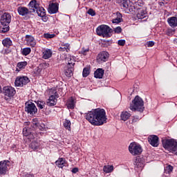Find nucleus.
Listing matches in <instances>:
<instances>
[{
    "mask_svg": "<svg viewBox=\"0 0 177 177\" xmlns=\"http://www.w3.org/2000/svg\"><path fill=\"white\" fill-rule=\"evenodd\" d=\"M85 118L95 127H100L103 124L107 122V116L106 115V111L103 109H95L88 111L85 115Z\"/></svg>",
    "mask_w": 177,
    "mask_h": 177,
    "instance_id": "obj_1",
    "label": "nucleus"
},
{
    "mask_svg": "<svg viewBox=\"0 0 177 177\" xmlns=\"http://www.w3.org/2000/svg\"><path fill=\"white\" fill-rule=\"evenodd\" d=\"M130 110H131V111L143 112L145 110V102H143V100L138 95L136 96L130 104Z\"/></svg>",
    "mask_w": 177,
    "mask_h": 177,
    "instance_id": "obj_2",
    "label": "nucleus"
},
{
    "mask_svg": "<svg viewBox=\"0 0 177 177\" xmlns=\"http://www.w3.org/2000/svg\"><path fill=\"white\" fill-rule=\"evenodd\" d=\"M162 146L165 150H167L173 154L177 156V142L174 139L162 140Z\"/></svg>",
    "mask_w": 177,
    "mask_h": 177,
    "instance_id": "obj_3",
    "label": "nucleus"
},
{
    "mask_svg": "<svg viewBox=\"0 0 177 177\" xmlns=\"http://www.w3.org/2000/svg\"><path fill=\"white\" fill-rule=\"evenodd\" d=\"M28 6L32 12H36L39 17H45L46 12L45 8L39 6V3L36 0H32L30 1Z\"/></svg>",
    "mask_w": 177,
    "mask_h": 177,
    "instance_id": "obj_4",
    "label": "nucleus"
},
{
    "mask_svg": "<svg viewBox=\"0 0 177 177\" xmlns=\"http://www.w3.org/2000/svg\"><path fill=\"white\" fill-rule=\"evenodd\" d=\"M96 32L99 37L110 38L111 37V32H113V29L107 25H100L97 28Z\"/></svg>",
    "mask_w": 177,
    "mask_h": 177,
    "instance_id": "obj_5",
    "label": "nucleus"
},
{
    "mask_svg": "<svg viewBox=\"0 0 177 177\" xmlns=\"http://www.w3.org/2000/svg\"><path fill=\"white\" fill-rule=\"evenodd\" d=\"M3 93L6 102H10L13 96L16 95V89L12 86H6L3 87Z\"/></svg>",
    "mask_w": 177,
    "mask_h": 177,
    "instance_id": "obj_6",
    "label": "nucleus"
},
{
    "mask_svg": "<svg viewBox=\"0 0 177 177\" xmlns=\"http://www.w3.org/2000/svg\"><path fill=\"white\" fill-rule=\"evenodd\" d=\"M129 151L132 156H139L140 154H142L143 149H142V146L140 144L137 142H131L129 146Z\"/></svg>",
    "mask_w": 177,
    "mask_h": 177,
    "instance_id": "obj_7",
    "label": "nucleus"
},
{
    "mask_svg": "<svg viewBox=\"0 0 177 177\" xmlns=\"http://www.w3.org/2000/svg\"><path fill=\"white\" fill-rule=\"evenodd\" d=\"M117 3H121L127 13H133L135 12V6L132 5L129 0H116Z\"/></svg>",
    "mask_w": 177,
    "mask_h": 177,
    "instance_id": "obj_8",
    "label": "nucleus"
},
{
    "mask_svg": "<svg viewBox=\"0 0 177 177\" xmlns=\"http://www.w3.org/2000/svg\"><path fill=\"white\" fill-rule=\"evenodd\" d=\"M50 95L48 100H47L48 106H56L57 103V97H59V95L57 94V91L55 90V88H51L50 90Z\"/></svg>",
    "mask_w": 177,
    "mask_h": 177,
    "instance_id": "obj_9",
    "label": "nucleus"
},
{
    "mask_svg": "<svg viewBox=\"0 0 177 177\" xmlns=\"http://www.w3.org/2000/svg\"><path fill=\"white\" fill-rule=\"evenodd\" d=\"M25 111L28 113V114H30V115H34V114H36L37 111H38V109L35 104L29 102H26L25 104Z\"/></svg>",
    "mask_w": 177,
    "mask_h": 177,
    "instance_id": "obj_10",
    "label": "nucleus"
},
{
    "mask_svg": "<svg viewBox=\"0 0 177 177\" xmlns=\"http://www.w3.org/2000/svg\"><path fill=\"white\" fill-rule=\"evenodd\" d=\"M30 82V79L27 76L23 77H17L15 81V86H24V85H27Z\"/></svg>",
    "mask_w": 177,
    "mask_h": 177,
    "instance_id": "obj_11",
    "label": "nucleus"
},
{
    "mask_svg": "<svg viewBox=\"0 0 177 177\" xmlns=\"http://www.w3.org/2000/svg\"><path fill=\"white\" fill-rule=\"evenodd\" d=\"M12 21V15L8 12L3 13L0 19V23L1 26H9Z\"/></svg>",
    "mask_w": 177,
    "mask_h": 177,
    "instance_id": "obj_12",
    "label": "nucleus"
},
{
    "mask_svg": "<svg viewBox=\"0 0 177 177\" xmlns=\"http://www.w3.org/2000/svg\"><path fill=\"white\" fill-rule=\"evenodd\" d=\"M9 167V160L0 162V175H6Z\"/></svg>",
    "mask_w": 177,
    "mask_h": 177,
    "instance_id": "obj_13",
    "label": "nucleus"
},
{
    "mask_svg": "<svg viewBox=\"0 0 177 177\" xmlns=\"http://www.w3.org/2000/svg\"><path fill=\"white\" fill-rule=\"evenodd\" d=\"M109 60V53L106 51H102L98 54L97 57V62L98 63H104Z\"/></svg>",
    "mask_w": 177,
    "mask_h": 177,
    "instance_id": "obj_14",
    "label": "nucleus"
},
{
    "mask_svg": "<svg viewBox=\"0 0 177 177\" xmlns=\"http://www.w3.org/2000/svg\"><path fill=\"white\" fill-rule=\"evenodd\" d=\"M32 127L35 129H39L40 131H44L45 128V124L38 121L37 118H34L32 121Z\"/></svg>",
    "mask_w": 177,
    "mask_h": 177,
    "instance_id": "obj_15",
    "label": "nucleus"
},
{
    "mask_svg": "<svg viewBox=\"0 0 177 177\" xmlns=\"http://www.w3.org/2000/svg\"><path fill=\"white\" fill-rule=\"evenodd\" d=\"M48 12L50 15H55L59 12V4L57 3H52L49 4Z\"/></svg>",
    "mask_w": 177,
    "mask_h": 177,
    "instance_id": "obj_16",
    "label": "nucleus"
},
{
    "mask_svg": "<svg viewBox=\"0 0 177 177\" xmlns=\"http://www.w3.org/2000/svg\"><path fill=\"white\" fill-rule=\"evenodd\" d=\"M17 12L20 16H27L28 15H31L32 11L31 10H28L27 7L19 6L17 8Z\"/></svg>",
    "mask_w": 177,
    "mask_h": 177,
    "instance_id": "obj_17",
    "label": "nucleus"
},
{
    "mask_svg": "<svg viewBox=\"0 0 177 177\" xmlns=\"http://www.w3.org/2000/svg\"><path fill=\"white\" fill-rule=\"evenodd\" d=\"M148 142L149 145L153 146V147H158V137L157 136H149L148 138Z\"/></svg>",
    "mask_w": 177,
    "mask_h": 177,
    "instance_id": "obj_18",
    "label": "nucleus"
},
{
    "mask_svg": "<svg viewBox=\"0 0 177 177\" xmlns=\"http://www.w3.org/2000/svg\"><path fill=\"white\" fill-rule=\"evenodd\" d=\"M138 9V12L137 14L138 19L142 20V19H145L147 20V11H146V8H137Z\"/></svg>",
    "mask_w": 177,
    "mask_h": 177,
    "instance_id": "obj_19",
    "label": "nucleus"
},
{
    "mask_svg": "<svg viewBox=\"0 0 177 177\" xmlns=\"http://www.w3.org/2000/svg\"><path fill=\"white\" fill-rule=\"evenodd\" d=\"M29 146L33 151H38V150H41V144L38 140L32 141Z\"/></svg>",
    "mask_w": 177,
    "mask_h": 177,
    "instance_id": "obj_20",
    "label": "nucleus"
},
{
    "mask_svg": "<svg viewBox=\"0 0 177 177\" xmlns=\"http://www.w3.org/2000/svg\"><path fill=\"white\" fill-rule=\"evenodd\" d=\"M52 50L49 48L44 49L42 52V57L43 59H45V60L50 59V57H52Z\"/></svg>",
    "mask_w": 177,
    "mask_h": 177,
    "instance_id": "obj_21",
    "label": "nucleus"
},
{
    "mask_svg": "<svg viewBox=\"0 0 177 177\" xmlns=\"http://www.w3.org/2000/svg\"><path fill=\"white\" fill-rule=\"evenodd\" d=\"M167 23L170 27L172 28H175L177 27V17H171L167 19Z\"/></svg>",
    "mask_w": 177,
    "mask_h": 177,
    "instance_id": "obj_22",
    "label": "nucleus"
},
{
    "mask_svg": "<svg viewBox=\"0 0 177 177\" xmlns=\"http://www.w3.org/2000/svg\"><path fill=\"white\" fill-rule=\"evenodd\" d=\"M134 165L135 168L138 169V171H142V169H143V167H145L143 160L140 158H137L134 162Z\"/></svg>",
    "mask_w": 177,
    "mask_h": 177,
    "instance_id": "obj_23",
    "label": "nucleus"
},
{
    "mask_svg": "<svg viewBox=\"0 0 177 177\" xmlns=\"http://www.w3.org/2000/svg\"><path fill=\"white\" fill-rule=\"evenodd\" d=\"M66 63L68 64V66H74V64H75V58L71 55H66V57L65 58Z\"/></svg>",
    "mask_w": 177,
    "mask_h": 177,
    "instance_id": "obj_24",
    "label": "nucleus"
},
{
    "mask_svg": "<svg viewBox=\"0 0 177 177\" xmlns=\"http://www.w3.org/2000/svg\"><path fill=\"white\" fill-rule=\"evenodd\" d=\"M23 133H24V136H28V139H30V140L35 139V137H34V133H32V132H30V130L28 129V127L24 128Z\"/></svg>",
    "mask_w": 177,
    "mask_h": 177,
    "instance_id": "obj_25",
    "label": "nucleus"
},
{
    "mask_svg": "<svg viewBox=\"0 0 177 177\" xmlns=\"http://www.w3.org/2000/svg\"><path fill=\"white\" fill-rule=\"evenodd\" d=\"M66 106L68 109L73 110V109L75 107V99H74L73 97H71L66 102Z\"/></svg>",
    "mask_w": 177,
    "mask_h": 177,
    "instance_id": "obj_26",
    "label": "nucleus"
},
{
    "mask_svg": "<svg viewBox=\"0 0 177 177\" xmlns=\"http://www.w3.org/2000/svg\"><path fill=\"white\" fill-rule=\"evenodd\" d=\"M103 75H104V71L102 68H98L94 73L95 78H103Z\"/></svg>",
    "mask_w": 177,
    "mask_h": 177,
    "instance_id": "obj_27",
    "label": "nucleus"
},
{
    "mask_svg": "<svg viewBox=\"0 0 177 177\" xmlns=\"http://www.w3.org/2000/svg\"><path fill=\"white\" fill-rule=\"evenodd\" d=\"M74 68L73 66H67L64 71V74L66 77H73Z\"/></svg>",
    "mask_w": 177,
    "mask_h": 177,
    "instance_id": "obj_28",
    "label": "nucleus"
},
{
    "mask_svg": "<svg viewBox=\"0 0 177 177\" xmlns=\"http://www.w3.org/2000/svg\"><path fill=\"white\" fill-rule=\"evenodd\" d=\"M116 18L112 19V23L118 24L122 21V15L120 12H116Z\"/></svg>",
    "mask_w": 177,
    "mask_h": 177,
    "instance_id": "obj_29",
    "label": "nucleus"
},
{
    "mask_svg": "<svg viewBox=\"0 0 177 177\" xmlns=\"http://www.w3.org/2000/svg\"><path fill=\"white\" fill-rule=\"evenodd\" d=\"M131 118V113H128V111H123L120 115V118L122 121H127V120H129Z\"/></svg>",
    "mask_w": 177,
    "mask_h": 177,
    "instance_id": "obj_30",
    "label": "nucleus"
},
{
    "mask_svg": "<svg viewBox=\"0 0 177 177\" xmlns=\"http://www.w3.org/2000/svg\"><path fill=\"white\" fill-rule=\"evenodd\" d=\"M26 39L28 45H35V39L31 35H26Z\"/></svg>",
    "mask_w": 177,
    "mask_h": 177,
    "instance_id": "obj_31",
    "label": "nucleus"
},
{
    "mask_svg": "<svg viewBox=\"0 0 177 177\" xmlns=\"http://www.w3.org/2000/svg\"><path fill=\"white\" fill-rule=\"evenodd\" d=\"M55 164L59 168H63L64 164H66V160L64 158H60L55 162Z\"/></svg>",
    "mask_w": 177,
    "mask_h": 177,
    "instance_id": "obj_32",
    "label": "nucleus"
},
{
    "mask_svg": "<svg viewBox=\"0 0 177 177\" xmlns=\"http://www.w3.org/2000/svg\"><path fill=\"white\" fill-rule=\"evenodd\" d=\"M103 171L106 174H110L114 171V167L113 165H105L103 167Z\"/></svg>",
    "mask_w": 177,
    "mask_h": 177,
    "instance_id": "obj_33",
    "label": "nucleus"
},
{
    "mask_svg": "<svg viewBox=\"0 0 177 177\" xmlns=\"http://www.w3.org/2000/svg\"><path fill=\"white\" fill-rule=\"evenodd\" d=\"M91 73V67L86 66L83 69L82 75L84 78H86L88 75Z\"/></svg>",
    "mask_w": 177,
    "mask_h": 177,
    "instance_id": "obj_34",
    "label": "nucleus"
},
{
    "mask_svg": "<svg viewBox=\"0 0 177 177\" xmlns=\"http://www.w3.org/2000/svg\"><path fill=\"white\" fill-rule=\"evenodd\" d=\"M27 64H28L27 62H18L17 67L19 70H23V69L26 68V66H27Z\"/></svg>",
    "mask_w": 177,
    "mask_h": 177,
    "instance_id": "obj_35",
    "label": "nucleus"
},
{
    "mask_svg": "<svg viewBox=\"0 0 177 177\" xmlns=\"http://www.w3.org/2000/svg\"><path fill=\"white\" fill-rule=\"evenodd\" d=\"M64 127L66 129H68V131H71V122L68 120H65Z\"/></svg>",
    "mask_w": 177,
    "mask_h": 177,
    "instance_id": "obj_36",
    "label": "nucleus"
},
{
    "mask_svg": "<svg viewBox=\"0 0 177 177\" xmlns=\"http://www.w3.org/2000/svg\"><path fill=\"white\" fill-rule=\"evenodd\" d=\"M59 52H68V50H70V46L62 45L59 48Z\"/></svg>",
    "mask_w": 177,
    "mask_h": 177,
    "instance_id": "obj_37",
    "label": "nucleus"
},
{
    "mask_svg": "<svg viewBox=\"0 0 177 177\" xmlns=\"http://www.w3.org/2000/svg\"><path fill=\"white\" fill-rule=\"evenodd\" d=\"M9 25L8 26H5V25H2L0 27V32H1L2 34H5V32H8V31H9Z\"/></svg>",
    "mask_w": 177,
    "mask_h": 177,
    "instance_id": "obj_38",
    "label": "nucleus"
},
{
    "mask_svg": "<svg viewBox=\"0 0 177 177\" xmlns=\"http://www.w3.org/2000/svg\"><path fill=\"white\" fill-rule=\"evenodd\" d=\"M31 53V48H24L22 50V55L24 56H27Z\"/></svg>",
    "mask_w": 177,
    "mask_h": 177,
    "instance_id": "obj_39",
    "label": "nucleus"
},
{
    "mask_svg": "<svg viewBox=\"0 0 177 177\" xmlns=\"http://www.w3.org/2000/svg\"><path fill=\"white\" fill-rule=\"evenodd\" d=\"M174 170V167L171 165H168L165 167V174H171V172Z\"/></svg>",
    "mask_w": 177,
    "mask_h": 177,
    "instance_id": "obj_40",
    "label": "nucleus"
},
{
    "mask_svg": "<svg viewBox=\"0 0 177 177\" xmlns=\"http://www.w3.org/2000/svg\"><path fill=\"white\" fill-rule=\"evenodd\" d=\"M3 45H12V40L10 38H6L2 41Z\"/></svg>",
    "mask_w": 177,
    "mask_h": 177,
    "instance_id": "obj_41",
    "label": "nucleus"
},
{
    "mask_svg": "<svg viewBox=\"0 0 177 177\" xmlns=\"http://www.w3.org/2000/svg\"><path fill=\"white\" fill-rule=\"evenodd\" d=\"M37 106L39 107V109H44L45 108V102L44 101H37Z\"/></svg>",
    "mask_w": 177,
    "mask_h": 177,
    "instance_id": "obj_42",
    "label": "nucleus"
},
{
    "mask_svg": "<svg viewBox=\"0 0 177 177\" xmlns=\"http://www.w3.org/2000/svg\"><path fill=\"white\" fill-rule=\"evenodd\" d=\"M44 38H46L47 39H49L50 38H54L55 34H49V33H46L44 35Z\"/></svg>",
    "mask_w": 177,
    "mask_h": 177,
    "instance_id": "obj_43",
    "label": "nucleus"
},
{
    "mask_svg": "<svg viewBox=\"0 0 177 177\" xmlns=\"http://www.w3.org/2000/svg\"><path fill=\"white\" fill-rule=\"evenodd\" d=\"M88 15H90L91 16H95L96 12H95V10H93V9L90 8L88 10Z\"/></svg>",
    "mask_w": 177,
    "mask_h": 177,
    "instance_id": "obj_44",
    "label": "nucleus"
},
{
    "mask_svg": "<svg viewBox=\"0 0 177 177\" xmlns=\"http://www.w3.org/2000/svg\"><path fill=\"white\" fill-rule=\"evenodd\" d=\"M34 73L35 74H36V75H39V74L41 73V68H39V67H37L36 68H35Z\"/></svg>",
    "mask_w": 177,
    "mask_h": 177,
    "instance_id": "obj_45",
    "label": "nucleus"
},
{
    "mask_svg": "<svg viewBox=\"0 0 177 177\" xmlns=\"http://www.w3.org/2000/svg\"><path fill=\"white\" fill-rule=\"evenodd\" d=\"M114 31H115V32H116V34H120V32H121V31H122V29L121 28V27L118 26L114 29Z\"/></svg>",
    "mask_w": 177,
    "mask_h": 177,
    "instance_id": "obj_46",
    "label": "nucleus"
},
{
    "mask_svg": "<svg viewBox=\"0 0 177 177\" xmlns=\"http://www.w3.org/2000/svg\"><path fill=\"white\" fill-rule=\"evenodd\" d=\"M136 6L137 9H139V8H138V6H140V8H142V6H143V3H142V1H138L136 3Z\"/></svg>",
    "mask_w": 177,
    "mask_h": 177,
    "instance_id": "obj_47",
    "label": "nucleus"
},
{
    "mask_svg": "<svg viewBox=\"0 0 177 177\" xmlns=\"http://www.w3.org/2000/svg\"><path fill=\"white\" fill-rule=\"evenodd\" d=\"M118 45H125V39H120L118 41Z\"/></svg>",
    "mask_w": 177,
    "mask_h": 177,
    "instance_id": "obj_48",
    "label": "nucleus"
},
{
    "mask_svg": "<svg viewBox=\"0 0 177 177\" xmlns=\"http://www.w3.org/2000/svg\"><path fill=\"white\" fill-rule=\"evenodd\" d=\"M82 52L84 55H85L86 52H89V48H83Z\"/></svg>",
    "mask_w": 177,
    "mask_h": 177,
    "instance_id": "obj_49",
    "label": "nucleus"
},
{
    "mask_svg": "<svg viewBox=\"0 0 177 177\" xmlns=\"http://www.w3.org/2000/svg\"><path fill=\"white\" fill-rule=\"evenodd\" d=\"M41 66L44 67V68H48V67H49V64L45 62V63L41 64Z\"/></svg>",
    "mask_w": 177,
    "mask_h": 177,
    "instance_id": "obj_50",
    "label": "nucleus"
},
{
    "mask_svg": "<svg viewBox=\"0 0 177 177\" xmlns=\"http://www.w3.org/2000/svg\"><path fill=\"white\" fill-rule=\"evenodd\" d=\"M136 121H139V117H134L132 120V122H136Z\"/></svg>",
    "mask_w": 177,
    "mask_h": 177,
    "instance_id": "obj_51",
    "label": "nucleus"
},
{
    "mask_svg": "<svg viewBox=\"0 0 177 177\" xmlns=\"http://www.w3.org/2000/svg\"><path fill=\"white\" fill-rule=\"evenodd\" d=\"M73 174H77L78 172V168L75 167L72 169Z\"/></svg>",
    "mask_w": 177,
    "mask_h": 177,
    "instance_id": "obj_52",
    "label": "nucleus"
},
{
    "mask_svg": "<svg viewBox=\"0 0 177 177\" xmlns=\"http://www.w3.org/2000/svg\"><path fill=\"white\" fill-rule=\"evenodd\" d=\"M146 45H154V41H147Z\"/></svg>",
    "mask_w": 177,
    "mask_h": 177,
    "instance_id": "obj_53",
    "label": "nucleus"
},
{
    "mask_svg": "<svg viewBox=\"0 0 177 177\" xmlns=\"http://www.w3.org/2000/svg\"><path fill=\"white\" fill-rule=\"evenodd\" d=\"M105 42H106L107 44H113V41H111V40H106V41H105Z\"/></svg>",
    "mask_w": 177,
    "mask_h": 177,
    "instance_id": "obj_54",
    "label": "nucleus"
},
{
    "mask_svg": "<svg viewBox=\"0 0 177 177\" xmlns=\"http://www.w3.org/2000/svg\"><path fill=\"white\" fill-rule=\"evenodd\" d=\"M2 92V87L0 86V93Z\"/></svg>",
    "mask_w": 177,
    "mask_h": 177,
    "instance_id": "obj_55",
    "label": "nucleus"
},
{
    "mask_svg": "<svg viewBox=\"0 0 177 177\" xmlns=\"http://www.w3.org/2000/svg\"><path fill=\"white\" fill-rule=\"evenodd\" d=\"M160 5L161 6H162V5H164V3L160 2Z\"/></svg>",
    "mask_w": 177,
    "mask_h": 177,
    "instance_id": "obj_56",
    "label": "nucleus"
},
{
    "mask_svg": "<svg viewBox=\"0 0 177 177\" xmlns=\"http://www.w3.org/2000/svg\"><path fill=\"white\" fill-rule=\"evenodd\" d=\"M153 45H148V48H151Z\"/></svg>",
    "mask_w": 177,
    "mask_h": 177,
    "instance_id": "obj_57",
    "label": "nucleus"
},
{
    "mask_svg": "<svg viewBox=\"0 0 177 177\" xmlns=\"http://www.w3.org/2000/svg\"><path fill=\"white\" fill-rule=\"evenodd\" d=\"M105 1H106L108 2H111V0H105Z\"/></svg>",
    "mask_w": 177,
    "mask_h": 177,
    "instance_id": "obj_58",
    "label": "nucleus"
},
{
    "mask_svg": "<svg viewBox=\"0 0 177 177\" xmlns=\"http://www.w3.org/2000/svg\"><path fill=\"white\" fill-rule=\"evenodd\" d=\"M176 42H177V39H176Z\"/></svg>",
    "mask_w": 177,
    "mask_h": 177,
    "instance_id": "obj_59",
    "label": "nucleus"
}]
</instances>
